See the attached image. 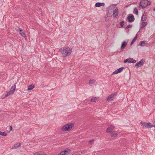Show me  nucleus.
Masks as SVG:
<instances>
[{
  "label": "nucleus",
  "instance_id": "c756f323",
  "mask_svg": "<svg viewBox=\"0 0 155 155\" xmlns=\"http://www.w3.org/2000/svg\"><path fill=\"white\" fill-rule=\"evenodd\" d=\"M124 21H122L120 22V25L121 27H123L124 25L123 24L124 23Z\"/></svg>",
  "mask_w": 155,
  "mask_h": 155
},
{
  "label": "nucleus",
  "instance_id": "b1692460",
  "mask_svg": "<svg viewBox=\"0 0 155 155\" xmlns=\"http://www.w3.org/2000/svg\"><path fill=\"white\" fill-rule=\"evenodd\" d=\"M113 130L110 127H108L107 130V133H110L111 134H112V131Z\"/></svg>",
  "mask_w": 155,
  "mask_h": 155
},
{
  "label": "nucleus",
  "instance_id": "f257e3e1",
  "mask_svg": "<svg viewBox=\"0 0 155 155\" xmlns=\"http://www.w3.org/2000/svg\"><path fill=\"white\" fill-rule=\"evenodd\" d=\"M72 49L69 47H64L60 49V51L65 56L70 55Z\"/></svg>",
  "mask_w": 155,
  "mask_h": 155
},
{
  "label": "nucleus",
  "instance_id": "9b49d317",
  "mask_svg": "<svg viewBox=\"0 0 155 155\" xmlns=\"http://www.w3.org/2000/svg\"><path fill=\"white\" fill-rule=\"evenodd\" d=\"M20 34L23 37L25 38L26 37V35L25 34L24 31L22 30L21 28H18Z\"/></svg>",
  "mask_w": 155,
  "mask_h": 155
},
{
  "label": "nucleus",
  "instance_id": "39448f33",
  "mask_svg": "<svg viewBox=\"0 0 155 155\" xmlns=\"http://www.w3.org/2000/svg\"><path fill=\"white\" fill-rule=\"evenodd\" d=\"M118 15V8L117 7L114 10L113 15L114 18H117Z\"/></svg>",
  "mask_w": 155,
  "mask_h": 155
},
{
  "label": "nucleus",
  "instance_id": "412c9836",
  "mask_svg": "<svg viewBox=\"0 0 155 155\" xmlns=\"http://www.w3.org/2000/svg\"><path fill=\"white\" fill-rule=\"evenodd\" d=\"M155 125H151V123H147V128H151L153 127H154Z\"/></svg>",
  "mask_w": 155,
  "mask_h": 155
},
{
  "label": "nucleus",
  "instance_id": "393cba45",
  "mask_svg": "<svg viewBox=\"0 0 155 155\" xmlns=\"http://www.w3.org/2000/svg\"><path fill=\"white\" fill-rule=\"evenodd\" d=\"M0 135L3 136H7V134L5 132L0 131Z\"/></svg>",
  "mask_w": 155,
  "mask_h": 155
},
{
  "label": "nucleus",
  "instance_id": "c85d7f7f",
  "mask_svg": "<svg viewBox=\"0 0 155 155\" xmlns=\"http://www.w3.org/2000/svg\"><path fill=\"white\" fill-rule=\"evenodd\" d=\"M132 27V25H128L127 27H126V29H128L130 28H131Z\"/></svg>",
  "mask_w": 155,
  "mask_h": 155
},
{
  "label": "nucleus",
  "instance_id": "f03ea898",
  "mask_svg": "<svg viewBox=\"0 0 155 155\" xmlns=\"http://www.w3.org/2000/svg\"><path fill=\"white\" fill-rule=\"evenodd\" d=\"M74 125L72 123H69L68 124L64 125L61 128L62 130L66 131L70 130H71Z\"/></svg>",
  "mask_w": 155,
  "mask_h": 155
},
{
  "label": "nucleus",
  "instance_id": "20e7f679",
  "mask_svg": "<svg viewBox=\"0 0 155 155\" xmlns=\"http://www.w3.org/2000/svg\"><path fill=\"white\" fill-rule=\"evenodd\" d=\"M117 95V92H115L109 95L107 98V100L108 101H112L114 98L116 97Z\"/></svg>",
  "mask_w": 155,
  "mask_h": 155
},
{
  "label": "nucleus",
  "instance_id": "cd10ccee",
  "mask_svg": "<svg viewBox=\"0 0 155 155\" xmlns=\"http://www.w3.org/2000/svg\"><path fill=\"white\" fill-rule=\"evenodd\" d=\"M9 96V94H8V93H7L6 94H4L2 96V97L3 98H5L6 97H7L8 96Z\"/></svg>",
  "mask_w": 155,
  "mask_h": 155
},
{
  "label": "nucleus",
  "instance_id": "6ab92c4d",
  "mask_svg": "<svg viewBox=\"0 0 155 155\" xmlns=\"http://www.w3.org/2000/svg\"><path fill=\"white\" fill-rule=\"evenodd\" d=\"M35 87V86L33 84L30 85L28 86V88L27 89L28 91L30 90H32Z\"/></svg>",
  "mask_w": 155,
  "mask_h": 155
},
{
  "label": "nucleus",
  "instance_id": "c9c22d12",
  "mask_svg": "<svg viewBox=\"0 0 155 155\" xmlns=\"http://www.w3.org/2000/svg\"><path fill=\"white\" fill-rule=\"evenodd\" d=\"M153 10L155 11V8L153 9Z\"/></svg>",
  "mask_w": 155,
  "mask_h": 155
},
{
  "label": "nucleus",
  "instance_id": "0eeeda50",
  "mask_svg": "<svg viewBox=\"0 0 155 155\" xmlns=\"http://www.w3.org/2000/svg\"><path fill=\"white\" fill-rule=\"evenodd\" d=\"M144 61L143 59H142L140 61L137 63L135 65L138 68L140 67L144 64Z\"/></svg>",
  "mask_w": 155,
  "mask_h": 155
},
{
  "label": "nucleus",
  "instance_id": "2eb2a0df",
  "mask_svg": "<svg viewBox=\"0 0 155 155\" xmlns=\"http://www.w3.org/2000/svg\"><path fill=\"white\" fill-rule=\"evenodd\" d=\"M147 43V41H141L139 44V45L141 46H144L145 44Z\"/></svg>",
  "mask_w": 155,
  "mask_h": 155
},
{
  "label": "nucleus",
  "instance_id": "aec40b11",
  "mask_svg": "<svg viewBox=\"0 0 155 155\" xmlns=\"http://www.w3.org/2000/svg\"><path fill=\"white\" fill-rule=\"evenodd\" d=\"M95 81L94 80H90L89 82V84L90 85L95 84Z\"/></svg>",
  "mask_w": 155,
  "mask_h": 155
},
{
  "label": "nucleus",
  "instance_id": "423d86ee",
  "mask_svg": "<svg viewBox=\"0 0 155 155\" xmlns=\"http://www.w3.org/2000/svg\"><path fill=\"white\" fill-rule=\"evenodd\" d=\"M127 62L129 63H134L136 62V61L135 60L133 59V58H129L124 61V63H126Z\"/></svg>",
  "mask_w": 155,
  "mask_h": 155
},
{
  "label": "nucleus",
  "instance_id": "72a5a7b5",
  "mask_svg": "<svg viewBox=\"0 0 155 155\" xmlns=\"http://www.w3.org/2000/svg\"><path fill=\"white\" fill-rule=\"evenodd\" d=\"M94 141V140H90L89 141V143H91V142H92V141Z\"/></svg>",
  "mask_w": 155,
  "mask_h": 155
},
{
  "label": "nucleus",
  "instance_id": "5701e85b",
  "mask_svg": "<svg viewBox=\"0 0 155 155\" xmlns=\"http://www.w3.org/2000/svg\"><path fill=\"white\" fill-rule=\"evenodd\" d=\"M147 23L146 22H142L141 25V28H143L147 25Z\"/></svg>",
  "mask_w": 155,
  "mask_h": 155
},
{
  "label": "nucleus",
  "instance_id": "f3484780",
  "mask_svg": "<svg viewBox=\"0 0 155 155\" xmlns=\"http://www.w3.org/2000/svg\"><path fill=\"white\" fill-rule=\"evenodd\" d=\"M147 15L144 13L141 17V20L142 21H145L147 19Z\"/></svg>",
  "mask_w": 155,
  "mask_h": 155
},
{
  "label": "nucleus",
  "instance_id": "1a4fd4ad",
  "mask_svg": "<svg viewBox=\"0 0 155 155\" xmlns=\"http://www.w3.org/2000/svg\"><path fill=\"white\" fill-rule=\"evenodd\" d=\"M70 150L68 149V150H65L64 151L61 152L60 153L59 155H65L69 154L70 152Z\"/></svg>",
  "mask_w": 155,
  "mask_h": 155
},
{
  "label": "nucleus",
  "instance_id": "9d476101",
  "mask_svg": "<svg viewBox=\"0 0 155 155\" xmlns=\"http://www.w3.org/2000/svg\"><path fill=\"white\" fill-rule=\"evenodd\" d=\"M127 19H128V21L129 22L134 21L135 19L133 15L131 16H128L127 17Z\"/></svg>",
  "mask_w": 155,
  "mask_h": 155
},
{
  "label": "nucleus",
  "instance_id": "f704fd0d",
  "mask_svg": "<svg viewBox=\"0 0 155 155\" xmlns=\"http://www.w3.org/2000/svg\"><path fill=\"white\" fill-rule=\"evenodd\" d=\"M9 129L10 130H11L12 129V127L11 126H10L9 127Z\"/></svg>",
  "mask_w": 155,
  "mask_h": 155
},
{
  "label": "nucleus",
  "instance_id": "f8f14e48",
  "mask_svg": "<svg viewBox=\"0 0 155 155\" xmlns=\"http://www.w3.org/2000/svg\"><path fill=\"white\" fill-rule=\"evenodd\" d=\"M124 68L123 67H121L118 69L114 71L113 73L112 74H117L118 73L120 72L123 70Z\"/></svg>",
  "mask_w": 155,
  "mask_h": 155
},
{
  "label": "nucleus",
  "instance_id": "a211bd4d",
  "mask_svg": "<svg viewBox=\"0 0 155 155\" xmlns=\"http://www.w3.org/2000/svg\"><path fill=\"white\" fill-rule=\"evenodd\" d=\"M21 146V144L20 143H17L16 144H15L13 147L12 148L14 149H16L18 148V147H20Z\"/></svg>",
  "mask_w": 155,
  "mask_h": 155
},
{
  "label": "nucleus",
  "instance_id": "ddd939ff",
  "mask_svg": "<svg viewBox=\"0 0 155 155\" xmlns=\"http://www.w3.org/2000/svg\"><path fill=\"white\" fill-rule=\"evenodd\" d=\"M127 45V42L124 41H123L121 44L120 49L123 50L125 48L126 45Z\"/></svg>",
  "mask_w": 155,
  "mask_h": 155
},
{
  "label": "nucleus",
  "instance_id": "bb28decb",
  "mask_svg": "<svg viewBox=\"0 0 155 155\" xmlns=\"http://www.w3.org/2000/svg\"><path fill=\"white\" fill-rule=\"evenodd\" d=\"M134 13H135L136 15H138V11L137 8H134Z\"/></svg>",
  "mask_w": 155,
  "mask_h": 155
},
{
  "label": "nucleus",
  "instance_id": "473e14b6",
  "mask_svg": "<svg viewBox=\"0 0 155 155\" xmlns=\"http://www.w3.org/2000/svg\"><path fill=\"white\" fill-rule=\"evenodd\" d=\"M110 127L113 130L114 128V127L113 125H111Z\"/></svg>",
  "mask_w": 155,
  "mask_h": 155
},
{
  "label": "nucleus",
  "instance_id": "4be33fe9",
  "mask_svg": "<svg viewBox=\"0 0 155 155\" xmlns=\"http://www.w3.org/2000/svg\"><path fill=\"white\" fill-rule=\"evenodd\" d=\"M137 34L136 35V36L134 37V39H133V40L130 44V45H132L135 42L136 40L137 39Z\"/></svg>",
  "mask_w": 155,
  "mask_h": 155
},
{
  "label": "nucleus",
  "instance_id": "a878e982",
  "mask_svg": "<svg viewBox=\"0 0 155 155\" xmlns=\"http://www.w3.org/2000/svg\"><path fill=\"white\" fill-rule=\"evenodd\" d=\"M97 98L96 97H93L91 99V101L92 102H96Z\"/></svg>",
  "mask_w": 155,
  "mask_h": 155
},
{
  "label": "nucleus",
  "instance_id": "4468645a",
  "mask_svg": "<svg viewBox=\"0 0 155 155\" xmlns=\"http://www.w3.org/2000/svg\"><path fill=\"white\" fill-rule=\"evenodd\" d=\"M105 4L104 3L97 2L95 4V6L96 7H99L101 6H104Z\"/></svg>",
  "mask_w": 155,
  "mask_h": 155
},
{
  "label": "nucleus",
  "instance_id": "7ed1b4c3",
  "mask_svg": "<svg viewBox=\"0 0 155 155\" xmlns=\"http://www.w3.org/2000/svg\"><path fill=\"white\" fill-rule=\"evenodd\" d=\"M151 4L150 2L147 0H142L140 3V5L143 8H145Z\"/></svg>",
  "mask_w": 155,
  "mask_h": 155
},
{
  "label": "nucleus",
  "instance_id": "2f4dec72",
  "mask_svg": "<svg viewBox=\"0 0 155 155\" xmlns=\"http://www.w3.org/2000/svg\"><path fill=\"white\" fill-rule=\"evenodd\" d=\"M87 151L86 150H83L81 152V153L82 154H84V153H87Z\"/></svg>",
  "mask_w": 155,
  "mask_h": 155
},
{
  "label": "nucleus",
  "instance_id": "7c9ffc66",
  "mask_svg": "<svg viewBox=\"0 0 155 155\" xmlns=\"http://www.w3.org/2000/svg\"><path fill=\"white\" fill-rule=\"evenodd\" d=\"M117 133H115L113 134L111 136V137H115L117 136Z\"/></svg>",
  "mask_w": 155,
  "mask_h": 155
},
{
  "label": "nucleus",
  "instance_id": "6e6552de",
  "mask_svg": "<svg viewBox=\"0 0 155 155\" xmlns=\"http://www.w3.org/2000/svg\"><path fill=\"white\" fill-rule=\"evenodd\" d=\"M16 86L15 85L12 87L10 89V91L9 93H8L9 95H11L13 94L15 89Z\"/></svg>",
  "mask_w": 155,
  "mask_h": 155
},
{
  "label": "nucleus",
  "instance_id": "dca6fc26",
  "mask_svg": "<svg viewBox=\"0 0 155 155\" xmlns=\"http://www.w3.org/2000/svg\"><path fill=\"white\" fill-rule=\"evenodd\" d=\"M140 124L143 126V128H147V123H146L145 122L141 121L140 122Z\"/></svg>",
  "mask_w": 155,
  "mask_h": 155
}]
</instances>
